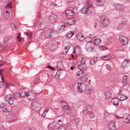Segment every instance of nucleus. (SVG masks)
<instances>
[{"mask_svg": "<svg viewBox=\"0 0 130 130\" xmlns=\"http://www.w3.org/2000/svg\"><path fill=\"white\" fill-rule=\"evenodd\" d=\"M83 71L80 70L78 71L77 76L79 80L82 82H87L88 79V75L86 74H85Z\"/></svg>", "mask_w": 130, "mask_h": 130, "instance_id": "nucleus-1", "label": "nucleus"}, {"mask_svg": "<svg viewBox=\"0 0 130 130\" xmlns=\"http://www.w3.org/2000/svg\"><path fill=\"white\" fill-rule=\"evenodd\" d=\"M43 91L42 90L41 92H37V93H34L32 92H27V95H26V97L27 99L29 100L32 101L35 99V98L37 94H39L41 93Z\"/></svg>", "mask_w": 130, "mask_h": 130, "instance_id": "nucleus-2", "label": "nucleus"}, {"mask_svg": "<svg viewBox=\"0 0 130 130\" xmlns=\"http://www.w3.org/2000/svg\"><path fill=\"white\" fill-rule=\"evenodd\" d=\"M108 126L109 130H116V129L115 122L114 120L110 121L108 124Z\"/></svg>", "mask_w": 130, "mask_h": 130, "instance_id": "nucleus-3", "label": "nucleus"}, {"mask_svg": "<svg viewBox=\"0 0 130 130\" xmlns=\"http://www.w3.org/2000/svg\"><path fill=\"white\" fill-rule=\"evenodd\" d=\"M6 101L10 104H13L15 99L14 95L12 94L7 95L6 96Z\"/></svg>", "mask_w": 130, "mask_h": 130, "instance_id": "nucleus-4", "label": "nucleus"}, {"mask_svg": "<svg viewBox=\"0 0 130 130\" xmlns=\"http://www.w3.org/2000/svg\"><path fill=\"white\" fill-rule=\"evenodd\" d=\"M76 22V19L75 18L67 19L65 20V23L68 25H70L74 24Z\"/></svg>", "mask_w": 130, "mask_h": 130, "instance_id": "nucleus-5", "label": "nucleus"}, {"mask_svg": "<svg viewBox=\"0 0 130 130\" xmlns=\"http://www.w3.org/2000/svg\"><path fill=\"white\" fill-rule=\"evenodd\" d=\"M12 104H10L8 103L4 105V107L3 108V110L4 111L10 112L12 108L11 105Z\"/></svg>", "mask_w": 130, "mask_h": 130, "instance_id": "nucleus-6", "label": "nucleus"}, {"mask_svg": "<svg viewBox=\"0 0 130 130\" xmlns=\"http://www.w3.org/2000/svg\"><path fill=\"white\" fill-rule=\"evenodd\" d=\"M40 104L38 102H33L32 105V108L35 111L39 110L40 109Z\"/></svg>", "mask_w": 130, "mask_h": 130, "instance_id": "nucleus-7", "label": "nucleus"}, {"mask_svg": "<svg viewBox=\"0 0 130 130\" xmlns=\"http://www.w3.org/2000/svg\"><path fill=\"white\" fill-rule=\"evenodd\" d=\"M119 40L123 44H126L128 42V40L127 38L124 36H120Z\"/></svg>", "mask_w": 130, "mask_h": 130, "instance_id": "nucleus-8", "label": "nucleus"}, {"mask_svg": "<svg viewBox=\"0 0 130 130\" xmlns=\"http://www.w3.org/2000/svg\"><path fill=\"white\" fill-rule=\"evenodd\" d=\"M101 22L103 25L105 26H107L109 24V22L108 19L104 17H102Z\"/></svg>", "mask_w": 130, "mask_h": 130, "instance_id": "nucleus-9", "label": "nucleus"}, {"mask_svg": "<svg viewBox=\"0 0 130 130\" xmlns=\"http://www.w3.org/2000/svg\"><path fill=\"white\" fill-rule=\"evenodd\" d=\"M92 110V108L90 106H87L85 107L83 110L82 111V112L86 114L88 113L91 112Z\"/></svg>", "mask_w": 130, "mask_h": 130, "instance_id": "nucleus-10", "label": "nucleus"}, {"mask_svg": "<svg viewBox=\"0 0 130 130\" xmlns=\"http://www.w3.org/2000/svg\"><path fill=\"white\" fill-rule=\"evenodd\" d=\"M85 87L84 84L81 83H78V84L77 90L80 93H82L83 91V89Z\"/></svg>", "mask_w": 130, "mask_h": 130, "instance_id": "nucleus-11", "label": "nucleus"}, {"mask_svg": "<svg viewBox=\"0 0 130 130\" xmlns=\"http://www.w3.org/2000/svg\"><path fill=\"white\" fill-rule=\"evenodd\" d=\"M89 8L87 5H85L81 9V12L83 14L88 13Z\"/></svg>", "mask_w": 130, "mask_h": 130, "instance_id": "nucleus-12", "label": "nucleus"}, {"mask_svg": "<svg viewBox=\"0 0 130 130\" xmlns=\"http://www.w3.org/2000/svg\"><path fill=\"white\" fill-rule=\"evenodd\" d=\"M77 63L78 67L80 70L84 71L86 70L87 68L86 64H80L79 62H78Z\"/></svg>", "mask_w": 130, "mask_h": 130, "instance_id": "nucleus-13", "label": "nucleus"}, {"mask_svg": "<svg viewBox=\"0 0 130 130\" xmlns=\"http://www.w3.org/2000/svg\"><path fill=\"white\" fill-rule=\"evenodd\" d=\"M81 50L80 48L78 46L75 47L73 52V53L76 54L77 55H79L80 53Z\"/></svg>", "mask_w": 130, "mask_h": 130, "instance_id": "nucleus-14", "label": "nucleus"}, {"mask_svg": "<svg viewBox=\"0 0 130 130\" xmlns=\"http://www.w3.org/2000/svg\"><path fill=\"white\" fill-rule=\"evenodd\" d=\"M70 120L72 121H74L76 122V124H78L80 121V119L79 118H76L74 116H71L70 117Z\"/></svg>", "mask_w": 130, "mask_h": 130, "instance_id": "nucleus-15", "label": "nucleus"}, {"mask_svg": "<svg viewBox=\"0 0 130 130\" xmlns=\"http://www.w3.org/2000/svg\"><path fill=\"white\" fill-rule=\"evenodd\" d=\"M48 45L50 48H55V47L57 46V45L56 42L54 41H50L48 43Z\"/></svg>", "mask_w": 130, "mask_h": 130, "instance_id": "nucleus-16", "label": "nucleus"}, {"mask_svg": "<svg viewBox=\"0 0 130 130\" xmlns=\"http://www.w3.org/2000/svg\"><path fill=\"white\" fill-rule=\"evenodd\" d=\"M128 77L127 76H124L122 79L123 85V86H126L127 84L128 81Z\"/></svg>", "mask_w": 130, "mask_h": 130, "instance_id": "nucleus-17", "label": "nucleus"}, {"mask_svg": "<svg viewBox=\"0 0 130 130\" xmlns=\"http://www.w3.org/2000/svg\"><path fill=\"white\" fill-rule=\"evenodd\" d=\"M119 100L117 98L113 99L111 100V103L114 105H118L119 104Z\"/></svg>", "mask_w": 130, "mask_h": 130, "instance_id": "nucleus-18", "label": "nucleus"}, {"mask_svg": "<svg viewBox=\"0 0 130 130\" xmlns=\"http://www.w3.org/2000/svg\"><path fill=\"white\" fill-rule=\"evenodd\" d=\"M93 91V90L92 88L89 87H86L84 91L85 93L88 94H90L92 93Z\"/></svg>", "mask_w": 130, "mask_h": 130, "instance_id": "nucleus-19", "label": "nucleus"}, {"mask_svg": "<svg viewBox=\"0 0 130 130\" xmlns=\"http://www.w3.org/2000/svg\"><path fill=\"white\" fill-rule=\"evenodd\" d=\"M92 40L94 41V44L95 45H99L101 43V40L95 37L93 38Z\"/></svg>", "mask_w": 130, "mask_h": 130, "instance_id": "nucleus-20", "label": "nucleus"}, {"mask_svg": "<svg viewBox=\"0 0 130 130\" xmlns=\"http://www.w3.org/2000/svg\"><path fill=\"white\" fill-rule=\"evenodd\" d=\"M57 124V123L55 122H53L51 123H50L48 126V128L49 129H53L55 127Z\"/></svg>", "mask_w": 130, "mask_h": 130, "instance_id": "nucleus-21", "label": "nucleus"}, {"mask_svg": "<svg viewBox=\"0 0 130 130\" xmlns=\"http://www.w3.org/2000/svg\"><path fill=\"white\" fill-rule=\"evenodd\" d=\"M57 17L55 15H52L50 16V20L51 22H54L57 21Z\"/></svg>", "mask_w": 130, "mask_h": 130, "instance_id": "nucleus-22", "label": "nucleus"}, {"mask_svg": "<svg viewBox=\"0 0 130 130\" xmlns=\"http://www.w3.org/2000/svg\"><path fill=\"white\" fill-rule=\"evenodd\" d=\"M78 39L80 41H82L85 39V38L83 35L81 33H78L77 36Z\"/></svg>", "mask_w": 130, "mask_h": 130, "instance_id": "nucleus-23", "label": "nucleus"}, {"mask_svg": "<svg viewBox=\"0 0 130 130\" xmlns=\"http://www.w3.org/2000/svg\"><path fill=\"white\" fill-rule=\"evenodd\" d=\"M115 6L117 9L122 10H124L125 8V7L119 4L115 5Z\"/></svg>", "mask_w": 130, "mask_h": 130, "instance_id": "nucleus-24", "label": "nucleus"}, {"mask_svg": "<svg viewBox=\"0 0 130 130\" xmlns=\"http://www.w3.org/2000/svg\"><path fill=\"white\" fill-rule=\"evenodd\" d=\"M124 122L126 123H130V116H128L127 117H124V118L122 119Z\"/></svg>", "mask_w": 130, "mask_h": 130, "instance_id": "nucleus-25", "label": "nucleus"}, {"mask_svg": "<svg viewBox=\"0 0 130 130\" xmlns=\"http://www.w3.org/2000/svg\"><path fill=\"white\" fill-rule=\"evenodd\" d=\"M95 14L94 10L91 8L89 9L88 14L91 15H93Z\"/></svg>", "mask_w": 130, "mask_h": 130, "instance_id": "nucleus-26", "label": "nucleus"}, {"mask_svg": "<svg viewBox=\"0 0 130 130\" xmlns=\"http://www.w3.org/2000/svg\"><path fill=\"white\" fill-rule=\"evenodd\" d=\"M27 92L25 91V90L22 91L20 94V96L22 98H24L25 96L26 97Z\"/></svg>", "mask_w": 130, "mask_h": 130, "instance_id": "nucleus-27", "label": "nucleus"}, {"mask_svg": "<svg viewBox=\"0 0 130 130\" xmlns=\"http://www.w3.org/2000/svg\"><path fill=\"white\" fill-rule=\"evenodd\" d=\"M130 61V60L126 59H125L122 63V66L124 67H125Z\"/></svg>", "mask_w": 130, "mask_h": 130, "instance_id": "nucleus-28", "label": "nucleus"}, {"mask_svg": "<svg viewBox=\"0 0 130 130\" xmlns=\"http://www.w3.org/2000/svg\"><path fill=\"white\" fill-rule=\"evenodd\" d=\"M55 32L53 30H49L47 31V35L49 37H52Z\"/></svg>", "mask_w": 130, "mask_h": 130, "instance_id": "nucleus-29", "label": "nucleus"}, {"mask_svg": "<svg viewBox=\"0 0 130 130\" xmlns=\"http://www.w3.org/2000/svg\"><path fill=\"white\" fill-rule=\"evenodd\" d=\"M97 4L101 6H103L105 4L104 0H96Z\"/></svg>", "mask_w": 130, "mask_h": 130, "instance_id": "nucleus-30", "label": "nucleus"}, {"mask_svg": "<svg viewBox=\"0 0 130 130\" xmlns=\"http://www.w3.org/2000/svg\"><path fill=\"white\" fill-rule=\"evenodd\" d=\"M111 58V56L110 55L105 56L102 57V59L105 60H108Z\"/></svg>", "mask_w": 130, "mask_h": 130, "instance_id": "nucleus-31", "label": "nucleus"}, {"mask_svg": "<svg viewBox=\"0 0 130 130\" xmlns=\"http://www.w3.org/2000/svg\"><path fill=\"white\" fill-rule=\"evenodd\" d=\"M97 58L96 57H94L91 59L90 61V63L91 64H94L97 61Z\"/></svg>", "mask_w": 130, "mask_h": 130, "instance_id": "nucleus-32", "label": "nucleus"}, {"mask_svg": "<svg viewBox=\"0 0 130 130\" xmlns=\"http://www.w3.org/2000/svg\"><path fill=\"white\" fill-rule=\"evenodd\" d=\"M105 98L106 99H108L110 98L111 96V93L109 91L105 92L104 93Z\"/></svg>", "mask_w": 130, "mask_h": 130, "instance_id": "nucleus-33", "label": "nucleus"}, {"mask_svg": "<svg viewBox=\"0 0 130 130\" xmlns=\"http://www.w3.org/2000/svg\"><path fill=\"white\" fill-rule=\"evenodd\" d=\"M74 35V33L73 32L70 31L67 34V36L68 38H70L72 36Z\"/></svg>", "mask_w": 130, "mask_h": 130, "instance_id": "nucleus-34", "label": "nucleus"}, {"mask_svg": "<svg viewBox=\"0 0 130 130\" xmlns=\"http://www.w3.org/2000/svg\"><path fill=\"white\" fill-rule=\"evenodd\" d=\"M90 44H87L86 46V49L87 50L92 51L93 50V48L92 46H91Z\"/></svg>", "mask_w": 130, "mask_h": 130, "instance_id": "nucleus-35", "label": "nucleus"}, {"mask_svg": "<svg viewBox=\"0 0 130 130\" xmlns=\"http://www.w3.org/2000/svg\"><path fill=\"white\" fill-rule=\"evenodd\" d=\"M72 11L70 10H67L66 12V15H71L73 14Z\"/></svg>", "mask_w": 130, "mask_h": 130, "instance_id": "nucleus-36", "label": "nucleus"}, {"mask_svg": "<svg viewBox=\"0 0 130 130\" xmlns=\"http://www.w3.org/2000/svg\"><path fill=\"white\" fill-rule=\"evenodd\" d=\"M9 12L7 11H6L4 14V16L5 18L7 19L9 17Z\"/></svg>", "mask_w": 130, "mask_h": 130, "instance_id": "nucleus-37", "label": "nucleus"}, {"mask_svg": "<svg viewBox=\"0 0 130 130\" xmlns=\"http://www.w3.org/2000/svg\"><path fill=\"white\" fill-rule=\"evenodd\" d=\"M86 60L84 58H81V59L79 63L80 64H86Z\"/></svg>", "mask_w": 130, "mask_h": 130, "instance_id": "nucleus-38", "label": "nucleus"}, {"mask_svg": "<svg viewBox=\"0 0 130 130\" xmlns=\"http://www.w3.org/2000/svg\"><path fill=\"white\" fill-rule=\"evenodd\" d=\"M49 109V108H46L43 112V113L42 115V116L43 117H45L46 113L48 111Z\"/></svg>", "mask_w": 130, "mask_h": 130, "instance_id": "nucleus-39", "label": "nucleus"}, {"mask_svg": "<svg viewBox=\"0 0 130 130\" xmlns=\"http://www.w3.org/2000/svg\"><path fill=\"white\" fill-rule=\"evenodd\" d=\"M89 116L91 119H92L95 117V115L93 112L92 110L89 113Z\"/></svg>", "mask_w": 130, "mask_h": 130, "instance_id": "nucleus-40", "label": "nucleus"}, {"mask_svg": "<svg viewBox=\"0 0 130 130\" xmlns=\"http://www.w3.org/2000/svg\"><path fill=\"white\" fill-rule=\"evenodd\" d=\"M70 109L64 110L63 111V113L65 115H68L70 113Z\"/></svg>", "mask_w": 130, "mask_h": 130, "instance_id": "nucleus-41", "label": "nucleus"}, {"mask_svg": "<svg viewBox=\"0 0 130 130\" xmlns=\"http://www.w3.org/2000/svg\"><path fill=\"white\" fill-rule=\"evenodd\" d=\"M86 3L87 5H86L88 6V7H91L92 6L91 2L89 0H87V1Z\"/></svg>", "mask_w": 130, "mask_h": 130, "instance_id": "nucleus-42", "label": "nucleus"}, {"mask_svg": "<svg viewBox=\"0 0 130 130\" xmlns=\"http://www.w3.org/2000/svg\"><path fill=\"white\" fill-rule=\"evenodd\" d=\"M127 97L124 94L121 95L120 97V100L121 101H123L124 100H126Z\"/></svg>", "mask_w": 130, "mask_h": 130, "instance_id": "nucleus-43", "label": "nucleus"}, {"mask_svg": "<svg viewBox=\"0 0 130 130\" xmlns=\"http://www.w3.org/2000/svg\"><path fill=\"white\" fill-rule=\"evenodd\" d=\"M10 27L12 30H15L16 29V26L13 23H11Z\"/></svg>", "mask_w": 130, "mask_h": 130, "instance_id": "nucleus-44", "label": "nucleus"}, {"mask_svg": "<svg viewBox=\"0 0 130 130\" xmlns=\"http://www.w3.org/2000/svg\"><path fill=\"white\" fill-rule=\"evenodd\" d=\"M127 23V21L126 19L125 18H123L122 19L121 22V24H126Z\"/></svg>", "mask_w": 130, "mask_h": 130, "instance_id": "nucleus-45", "label": "nucleus"}, {"mask_svg": "<svg viewBox=\"0 0 130 130\" xmlns=\"http://www.w3.org/2000/svg\"><path fill=\"white\" fill-rule=\"evenodd\" d=\"M5 86L7 88H9L12 87L14 85L13 84L10 83H6V85Z\"/></svg>", "mask_w": 130, "mask_h": 130, "instance_id": "nucleus-46", "label": "nucleus"}, {"mask_svg": "<svg viewBox=\"0 0 130 130\" xmlns=\"http://www.w3.org/2000/svg\"><path fill=\"white\" fill-rule=\"evenodd\" d=\"M4 71V70L3 69H1L0 70V75L2 77V80H4V79L3 77V74H2L3 71Z\"/></svg>", "mask_w": 130, "mask_h": 130, "instance_id": "nucleus-47", "label": "nucleus"}, {"mask_svg": "<svg viewBox=\"0 0 130 130\" xmlns=\"http://www.w3.org/2000/svg\"><path fill=\"white\" fill-rule=\"evenodd\" d=\"M109 113L108 112L106 111H105L104 114V118L106 119L107 117L109 115Z\"/></svg>", "mask_w": 130, "mask_h": 130, "instance_id": "nucleus-48", "label": "nucleus"}, {"mask_svg": "<svg viewBox=\"0 0 130 130\" xmlns=\"http://www.w3.org/2000/svg\"><path fill=\"white\" fill-rule=\"evenodd\" d=\"M9 39L10 38L8 37H4V38L3 40L4 42L6 43L8 41Z\"/></svg>", "mask_w": 130, "mask_h": 130, "instance_id": "nucleus-49", "label": "nucleus"}, {"mask_svg": "<svg viewBox=\"0 0 130 130\" xmlns=\"http://www.w3.org/2000/svg\"><path fill=\"white\" fill-rule=\"evenodd\" d=\"M27 36L29 39L30 38L32 37V34L31 32H28L26 33Z\"/></svg>", "mask_w": 130, "mask_h": 130, "instance_id": "nucleus-50", "label": "nucleus"}, {"mask_svg": "<svg viewBox=\"0 0 130 130\" xmlns=\"http://www.w3.org/2000/svg\"><path fill=\"white\" fill-rule=\"evenodd\" d=\"M86 40L87 42L88 43H91L92 39L90 37H87L86 38Z\"/></svg>", "mask_w": 130, "mask_h": 130, "instance_id": "nucleus-51", "label": "nucleus"}, {"mask_svg": "<svg viewBox=\"0 0 130 130\" xmlns=\"http://www.w3.org/2000/svg\"><path fill=\"white\" fill-rule=\"evenodd\" d=\"M64 110L70 109L69 106L68 105L63 107Z\"/></svg>", "mask_w": 130, "mask_h": 130, "instance_id": "nucleus-52", "label": "nucleus"}, {"mask_svg": "<svg viewBox=\"0 0 130 130\" xmlns=\"http://www.w3.org/2000/svg\"><path fill=\"white\" fill-rule=\"evenodd\" d=\"M6 8H11L12 7V4L11 3H10L6 6Z\"/></svg>", "mask_w": 130, "mask_h": 130, "instance_id": "nucleus-53", "label": "nucleus"}, {"mask_svg": "<svg viewBox=\"0 0 130 130\" xmlns=\"http://www.w3.org/2000/svg\"><path fill=\"white\" fill-rule=\"evenodd\" d=\"M73 12V13H78V10L76 8H74L73 10L72 11Z\"/></svg>", "mask_w": 130, "mask_h": 130, "instance_id": "nucleus-54", "label": "nucleus"}, {"mask_svg": "<svg viewBox=\"0 0 130 130\" xmlns=\"http://www.w3.org/2000/svg\"><path fill=\"white\" fill-rule=\"evenodd\" d=\"M61 103L62 104V107L66 105H68V104H67L66 102L64 101H62Z\"/></svg>", "mask_w": 130, "mask_h": 130, "instance_id": "nucleus-55", "label": "nucleus"}, {"mask_svg": "<svg viewBox=\"0 0 130 130\" xmlns=\"http://www.w3.org/2000/svg\"><path fill=\"white\" fill-rule=\"evenodd\" d=\"M65 27V25H62L60 28H59L58 30H59L62 31L63 30Z\"/></svg>", "mask_w": 130, "mask_h": 130, "instance_id": "nucleus-56", "label": "nucleus"}, {"mask_svg": "<svg viewBox=\"0 0 130 130\" xmlns=\"http://www.w3.org/2000/svg\"><path fill=\"white\" fill-rule=\"evenodd\" d=\"M4 105V103H2L1 101H0V108H3Z\"/></svg>", "mask_w": 130, "mask_h": 130, "instance_id": "nucleus-57", "label": "nucleus"}, {"mask_svg": "<svg viewBox=\"0 0 130 130\" xmlns=\"http://www.w3.org/2000/svg\"><path fill=\"white\" fill-rule=\"evenodd\" d=\"M115 117L116 118H119L120 119H123V118H124V116H123V117L119 116H118L116 115V114L115 115Z\"/></svg>", "mask_w": 130, "mask_h": 130, "instance_id": "nucleus-58", "label": "nucleus"}, {"mask_svg": "<svg viewBox=\"0 0 130 130\" xmlns=\"http://www.w3.org/2000/svg\"><path fill=\"white\" fill-rule=\"evenodd\" d=\"M106 67L108 70H110L111 69V67L109 65H106Z\"/></svg>", "mask_w": 130, "mask_h": 130, "instance_id": "nucleus-59", "label": "nucleus"}, {"mask_svg": "<svg viewBox=\"0 0 130 130\" xmlns=\"http://www.w3.org/2000/svg\"><path fill=\"white\" fill-rule=\"evenodd\" d=\"M20 34L19 33L17 37V39H18V40L19 42H20L21 40V38L20 37Z\"/></svg>", "mask_w": 130, "mask_h": 130, "instance_id": "nucleus-60", "label": "nucleus"}, {"mask_svg": "<svg viewBox=\"0 0 130 130\" xmlns=\"http://www.w3.org/2000/svg\"><path fill=\"white\" fill-rule=\"evenodd\" d=\"M57 64V66L59 67H62L63 64L61 62L60 63L58 62Z\"/></svg>", "mask_w": 130, "mask_h": 130, "instance_id": "nucleus-61", "label": "nucleus"}, {"mask_svg": "<svg viewBox=\"0 0 130 130\" xmlns=\"http://www.w3.org/2000/svg\"><path fill=\"white\" fill-rule=\"evenodd\" d=\"M58 130H65V128L64 127L61 126L59 128Z\"/></svg>", "mask_w": 130, "mask_h": 130, "instance_id": "nucleus-62", "label": "nucleus"}, {"mask_svg": "<svg viewBox=\"0 0 130 130\" xmlns=\"http://www.w3.org/2000/svg\"><path fill=\"white\" fill-rule=\"evenodd\" d=\"M4 65L3 61L2 60L0 61V68L2 66Z\"/></svg>", "mask_w": 130, "mask_h": 130, "instance_id": "nucleus-63", "label": "nucleus"}, {"mask_svg": "<svg viewBox=\"0 0 130 130\" xmlns=\"http://www.w3.org/2000/svg\"><path fill=\"white\" fill-rule=\"evenodd\" d=\"M69 48L68 47H66L65 48V50L66 52V53H67L68 52L69 50Z\"/></svg>", "mask_w": 130, "mask_h": 130, "instance_id": "nucleus-64", "label": "nucleus"}]
</instances>
